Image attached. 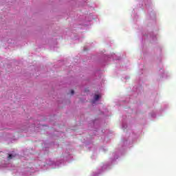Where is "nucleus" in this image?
Segmentation results:
<instances>
[{"instance_id":"1","label":"nucleus","mask_w":176,"mask_h":176,"mask_svg":"<svg viewBox=\"0 0 176 176\" xmlns=\"http://www.w3.org/2000/svg\"><path fill=\"white\" fill-rule=\"evenodd\" d=\"M94 100L95 101H98L100 100V95H95Z\"/></svg>"},{"instance_id":"2","label":"nucleus","mask_w":176,"mask_h":176,"mask_svg":"<svg viewBox=\"0 0 176 176\" xmlns=\"http://www.w3.org/2000/svg\"><path fill=\"white\" fill-rule=\"evenodd\" d=\"M12 157H13V155H12L11 154H9L8 159L9 160L12 159Z\"/></svg>"},{"instance_id":"3","label":"nucleus","mask_w":176,"mask_h":176,"mask_svg":"<svg viewBox=\"0 0 176 176\" xmlns=\"http://www.w3.org/2000/svg\"><path fill=\"white\" fill-rule=\"evenodd\" d=\"M74 93H75V91H74V90H72V91H71V94H72V95H74Z\"/></svg>"}]
</instances>
